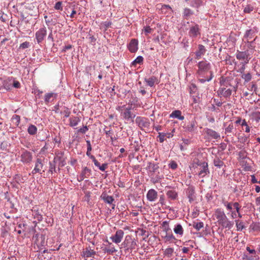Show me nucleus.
Returning <instances> with one entry per match:
<instances>
[{
  "instance_id": "1",
  "label": "nucleus",
  "mask_w": 260,
  "mask_h": 260,
  "mask_svg": "<svg viewBox=\"0 0 260 260\" xmlns=\"http://www.w3.org/2000/svg\"><path fill=\"white\" fill-rule=\"evenodd\" d=\"M182 127L185 132L191 134H194L198 129V123L196 118L193 117L188 122L185 121Z\"/></svg>"
},
{
  "instance_id": "2",
  "label": "nucleus",
  "mask_w": 260,
  "mask_h": 260,
  "mask_svg": "<svg viewBox=\"0 0 260 260\" xmlns=\"http://www.w3.org/2000/svg\"><path fill=\"white\" fill-rule=\"evenodd\" d=\"M133 107L132 105L126 107V108L121 111V116L122 118L127 122L134 121V119L136 117V114L132 112Z\"/></svg>"
},
{
  "instance_id": "3",
  "label": "nucleus",
  "mask_w": 260,
  "mask_h": 260,
  "mask_svg": "<svg viewBox=\"0 0 260 260\" xmlns=\"http://www.w3.org/2000/svg\"><path fill=\"white\" fill-rule=\"evenodd\" d=\"M236 56L241 63L245 65L249 63L250 59L252 57V55L246 51L245 50H241V51L237 50Z\"/></svg>"
},
{
  "instance_id": "4",
  "label": "nucleus",
  "mask_w": 260,
  "mask_h": 260,
  "mask_svg": "<svg viewBox=\"0 0 260 260\" xmlns=\"http://www.w3.org/2000/svg\"><path fill=\"white\" fill-rule=\"evenodd\" d=\"M256 38L257 37H255V38L251 41H243V43L241 45V49L245 50L251 55H252L254 51H255V40Z\"/></svg>"
},
{
  "instance_id": "5",
  "label": "nucleus",
  "mask_w": 260,
  "mask_h": 260,
  "mask_svg": "<svg viewBox=\"0 0 260 260\" xmlns=\"http://www.w3.org/2000/svg\"><path fill=\"white\" fill-rule=\"evenodd\" d=\"M44 160V159H42L40 157L37 158L35 163V167L29 175L31 174L34 175L37 173L42 175L44 172H45V170H43Z\"/></svg>"
},
{
  "instance_id": "6",
  "label": "nucleus",
  "mask_w": 260,
  "mask_h": 260,
  "mask_svg": "<svg viewBox=\"0 0 260 260\" xmlns=\"http://www.w3.org/2000/svg\"><path fill=\"white\" fill-rule=\"evenodd\" d=\"M220 84L221 86L217 91V93L219 95H222L224 98L230 97L232 92V90L230 89H226V87L228 86L231 85L229 83L226 82L225 81H220Z\"/></svg>"
},
{
  "instance_id": "7",
  "label": "nucleus",
  "mask_w": 260,
  "mask_h": 260,
  "mask_svg": "<svg viewBox=\"0 0 260 260\" xmlns=\"http://www.w3.org/2000/svg\"><path fill=\"white\" fill-rule=\"evenodd\" d=\"M135 122L142 131H144L146 128L149 129L150 126L149 119L145 117L137 116Z\"/></svg>"
},
{
  "instance_id": "8",
  "label": "nucleus",
  "mask_w": 260,
  "mask_h": 260,
  "mask_svg": "<svg viewBox=\"0 0 260 260\" xmlns=\"http://www.w3.org/2000/svg\"><path fill=\"white\" fill-rule=\"evenodd\" d=\"M206 51L207 50L204 45L202 44L198 45L196 51L192 53L191 56L192 57L189 60L200 59L202 56L206 53Z\"/></svg>"
},
{
  "instance_id": "9",
  "label": "nucleus",
  "mask_w": 260,
  "mask_h": 260,
  "mask_svg": "<svg viewBox=\"0 0 260 260\" xmlns=\"http://www.w3.org/2000/svg\"><path fill=\"white\" fill-rule=\"evenodd\" d=\"M47 35V29L45 26L40 28L35 33V38L38 44H40Z\"/></svg>"
},
{
  "instance_id": "10",
  "label": "nucleus",
  "mask_w": 260,
  "mask_h": 260,
  "mask_svg": "<svg viewBox=\"0 0 260 260\" xmlns=\"http://www.w3.org/2000/svg\"><path fill=\"white\" fill-rule=\"evenodd\" d=\"M20 161L23 164H29L32 160V154L30 151L24 149L20 156Z\"/></svg>"
},
{
  "instance_id": "11",
  "label": "nucleus",
  "mask_w": 260,
  "mask_h": 260,
  "mask_svg": "<svg viewBox=\"0 0 260 260\" xmlns=\"http://www.w3.org/2000/svg\"><path fill=\"white\" fill-rule=\"evenodd\" d=\"M215 216L218 224L220 225L228 219L225 214L221 209L218 208L216 210Z\"/></svg>"
},
{
  "instance_id": "12",
  "label": "nucleus",
  "mask_w": 260,
  "mask_h": 260,
  "mask_svg": "<svg viewBox=\"0 0 260 260\" xmlns=\"http://www.w3.org/2000/svg\"><path fill=\"white\" fill-rule=\"evenodd\" d=\"M124 236V232L122 230H118L116 231L114 235L110 237L112 241L116 244L121 242Z\"/></svg>"
},
{
  "instance_id": "13",
  "label": "nucleus",
  "mask_w": 260,
  "mask_h": 260,
  "mask_svg": "<svg viewBox=\"0 0 260 260\" xmlns=\"http://www.w3.org/2000/svg\"><path fill=\"white\" fill-rule=\"evenodd\" d=\"M257 32V30L256 27L247 29L244 35L243 41H249V40L251 39L255 35Z\"/></svg>"
},
{
  "instance_id": "14",
  "label": "nucleus",
  "mask_w": 260,
  "mask_h": 260,
  "mask_svg": "<svg viewBox=\"0 0 260 260\" xmlns=\"http://www.w3.org/2000/svg\"><path fill=\"white\" fill-rule=\"evenodd\" d=\"M144 82L146 83L147 86L151 87H154L155 84H157L159 83L158 78L154 76L145 77Z\"/></svg>"
},
{
  "instance_id": "15",
  "label": "nucleus",
  "mask_w": 260,
  "mask_h": 260,
  "mask_svg": "<svg viewBox=\"0 0 260 260\" xmlns=\"http://www.w3.org/2000/svg\"><path fill=\"white\" fill-rule=\"evenodd\" d=\"M201 164V165H202V167L199 168L200 170L198 172V175L200 177L203 178L207 175L209 174L210 171L208 169V165L207 162H204Z\"/></svg>"
},
{
  "instance_id": "16",
  "label": "nucleus",
  "mask_w": 260,
  "mask_h": 260,
  "mask_svg": "<svg viewBox=\"0 0 260 260\" xmlns=\"http://www.w3.org/2000/svg\"><path fill=\"white\" fill-rule=\"evenodd\" d=\"M188 35L190 38H194L200 35L199 26L195 24L191 26L188 31Z\"/></svg>"
},
{
  "instance_id": "17",
  "label": "nucleus",
  "mask_w": 260,
  "mask_h": 260,
  "mask_svg": "<svg viewBox=\"0 0 260 260\" xmlns=\"http://www.w3.org/2000/svg\"><path fill=\"white\" fill-rule=\"evenodd\" d=\"M127 47L128 50L132 53H135L138 49V41L136 39H133L127 44Z\"/></svg>"
},
{
  "instance_id": "18",
  "label": "nucleus",
  "mask_w": 260,
  "mask_h": 260,
  "mask_svg": "<svg viewBox=\"0 0 260 260\" xmlns=\"http://www.w3.org/2000/svg\"><path fill=\"white\" fill-rule=\"evenodd\" d=\"M158 197L157 192L154 189H149L147 194L146 198L149 202H155Z\"/></svg>"
},
{
  "instance_id": "19",
  "label": "nucleus",
  "mask_w": 260,
  "mask_h": 260,
  "mask_svg": "<svg viewBox=\"0 0 260 260\" xmlns=\"http://www.w3.org/2000/svg\"><path fill=\"white\" fill-rule=\"evenodd\" d=\"M234 208L236 209V211H233L231 213V217L233 219L237 218L238 216L239 218L242 217V215L240 213V210L241 206L238 202H234Z\"/></svg>"
},
{
  "instance_id": "20",
  "label": "nucleus",
  "mask_w": 260,
  "mask_h": 260,
  "mask_svg": "<svg viewBox=\"0 0 260 260\" xmlns=\"http://www.w3.org/2000/svg\"><path fill=\"white\" fill-rule=\"evenodd\" d=\"M159 166L158 164H154V162H149L147 166V169L150 174V176H152L158 170Z\"/></svg>"
},
{
  "instance_id": "21",
  "label": "nucleus",
  "mask_w": 260,
  "mask_h": 260,
  "mask_svg": "<svg viewBox=\"0 0 260 260\" xmlns=\"http://www.w3.org/2000/svg\"><path fill=\"white\" fill-rule=\"evenodd\" d=\"M204 131L208 137L212 139L217 140L220 137V135L218 133L212 129L205 128Z\"/></svg>"
},
{
  "instance_id": "22",
  "label": "nucleus",
  "mask_w": 260,
  "mask_h": 260,
  "mask_svg": "<svg viewBox=\"0 0 260 260\" xmlns=\"http://www.w3.org/2000/svg\"><path fill=\"white\" fill-rule=\"evenodd\" d=\"M57 96V93L54 92H48L44 96V101L46 104L52 102Z\"/></svg>"
},
{
  "instance_id": "23",
  "label": "nucleus",
  "mask_w": 260,
  "mask_h": 260,
  "mask_svg": "<svg viewBox=\"0 0 260 260\" xmlns=\"http://www.w3.org/2000/svg\"><path fill=\"white\" fill-rule=\"evenodd\" d=\"M100 197L105 203L108 204H112L114 201L113 197L108 195L106 192H103Z\"/></svg>"
},
{
  "instance_id": "24",
  "label": "nucleus",
  "mask_w": 260,
  "mask_h": 260,
  "mask_svg": "<svg viewBox=\"0 0 260 260\" xmlns=\"http://www.w3.org/2000/svg\"><path fill=\"white\" fill-rule=\"evenodd\" d=\"M186 196L189 200V202L191 203L194 199L195 191L193 187H189L186 190Z\"/></svg>"
},
{
  "instance_id": "25",
  "label": "nucleus",
  "mask_w": 260,
  "mask_h": 260,
  "mask_svg": "<svg viewBox=\"0 0 260 260\" xmlns=\"http://www.w3.org/2000/svg\"><path fill=\"white\" fill-rule=\"evenodd\" d=\"M31 211L34 218L37 219L39 222L43 220V215L41 214L37 207H34Z\"/></svg>"
},
{
  "instance_id": "26",
  "label": "nucleus",
  "mask_w": 260,
  "mask_h": 260,
  "mask_svg": "<svg viewBox=\"0 0 260 260\" xmlns=\"http://www.w3.org/2000/svg\"><path fill=\"white\" fill-rule=\"evenodd\" d=\"M170 118H177L180 120L184 119V116L182 115V112L179 110L173 111L170 115Z\"/></svg>"
},
{
  "instance_id": "27",
  "label": "nucleus",
  "mask_w": 260,
  "mask_h": 260,
  "mask_svg": "<svg viewBox=\"0 0 260 260\" xmlns=\"http://www.w3.org/2000/svg\"><path fill=\"white\" fill-rule=\"evenodd\" d=\"M173 230L174 233L179 237H181L183 236L184 230L181 224L177 223L175 224Z\"/></svg>"
},
{
  "instance_id": "28",
  "label": "nucleus",
  "mask_w": 260,
  "mask_h": 260,
  "mask_svg": "<svg viewBox=\"0 0 260 260\" xmlns=\"http://www.w3.org/2000/svg\"><path fill=\"white\" fill-rule=\"evenodd\" d=\"M91 170L87 167H82L80 174L85 178H88L91 174Z\"/></svg>"
},
{
  "instance_id": "29",
  "label": "nucleus",
  "mask_w": 260,
  "mask_h": 260,
  "mask_svg": "<svg viewBox=\"0 0 260 260\" xmlns=\"http://www.w3.org/2000/svg\"><path fill=\"white\" fill-rule=\"evenodd\" d=\"M166 194L168 198L172 200H175L178 197L177 192L174 189H170L167 191Z\"/></svg>"
},
{
  "instance_id": "30",
  "label": "nucleus",
  "mask_w": 260,
  "mask_h": 260,
  "mask_svg": "<svg viewBox=\"0 0 260 260\" xmlns=\"http://www.w3.org/2000/svg\"><path fill=\"white\" fill-rule=\"evenodd\" d=\"M96 254V252L93 250H84L82 251L81 256L85 257H94V255Z\"/></svg>"
},
{
  "instance_id": "31",
  "label": "nucleus",
  "mask_w": 260,
  "mask_h": 260,
  "mask_svg": "<svg viewBox=\"0 0 260 260\" xmlns=\"http://www.w3.org/2000/svg\"><path fill=\"white\" fill-rule=\"evenodd\" d=\"M213 164L215 167L218 168H221L222 167L224 166V162L218 157H216L213 160Z\"/></svg>"
},
{
  "instance_id": "32",
  "label": "nucleus",
  "mask_w": 260,
  "mask_h": 260,
  "mask_svg": "<svg viewBox=\"0 0 260 260\" xmlns=\"http://www.w3.org/2000/svg\"><path fill=\"white\" fill-rule=\"evenodd\" d=\"M70 126L71 127H75L77 126L80 121V119L78 117H74L73 118H70Z\"/></svg>"
},
{
  "instance_id": "33",
  "label": "nucleus",
  "mask_w": 260,
  "mask_h": 260,
  "mask_svg": "<svg viewBox=\"0 0 260 260\" xmlns=\"http://www.w3.org/2000/svg\"><path fill=\"white\" fill-rule=\"evenodd\" d=\"M31 44L30 42L25 41L20 44L17 50L19 52H21L23 50L29 48Z\"/></svg>"
},
{
  "instance_id": "34",
  "label": "nucleus",
  "mask_w": 260,
  "mask_h": 260,
  "mask_svg": "<svg viewBox=\"0 0 260 260\" xmlns=\"http://www.w3.org/2000/svg\"><path fill=\"white\" fill-rule=\"evenodd\" d=\"M37 127L33 124H30L27 128V132L30 135H35L37 133Z\"/></svg>"
},
{
  "instance_id": "35",
  "label": "nucleus",
  "mask_w": 260,
  "mask_h": 260,
  "mask_svg": "<svg viewBox=\"0 0 260 260\" xmlns=\"http://www.w3.org/2000/svg\"><path fill=\"white\" fill-rule=\"evenodd\" d=\"M49 167L48 173H50L52 174L53 173H57V170L56 169V162L55 161H49Z\"/></svg>"
},
{
  "instance_id": "36",
  "label": "nucleus",
  "mask_w": 260,
  "mask_h": 260,
  "mask_svg": "<svg viewBox=\"0 0 260 260\" xmlns=\"http://www.w3.org/2000/svg\"><path fill=\"white\" fill-rule=\"evenodd\" d=\"M111 24L112 23L110 21L102 22L100 25V29L106 31L111 25Z\"/></svg>"
},
{
  "instance_id": "37",
  "label": "nucleus",
  "mask_w": 260,
  "mask_h": 260,
  "mask_svg": "<svg viewBox=\"0 0 260 260\" xmlns=\"http://www.w3.org/2000/svg\"><path fill=\"white\" fill-rule=\"evenodd\" d=\"M150 181L151 182L154 183L160 182L162 178V176H160L158 174H156V175L150 176Z\"/></svg>"
},
{
  "instance_id": "38",
  "label": "nucleus",
  "mask_w": 260,
  "mask_h": 260,
  "mask_svg": "<svg viewBox=\"0 0 260 260\" xmlns=\"http://www.w3.org/2000/svg\"><path fill=\"white\" fill-rule=\"evenodd\" d=\"M234 222L233 221H230L228 219L221 225L223 228L230 230L233 226Z\"/></svg>"
},
{
  "instance_id": "39",
  "label": "nucleus",
  "mask_w": 260,
  "mask_h": 260,
  "mask_svg": "<svg viewBox=\"0 0 260 260\" xmlns=\"http://www.w3.org/2000/svg\"><path fill=\"white\" fill-rule=\"evenodd\" d=\"M235 223L237 226V230L238 231H241L245 228L244 222L239 220H235Z\"/></svg>"
},
{
  "instance_id": "40",
  "label": "nucleus",
  "mask_w": 260,
  "mask_h": 260,
  "mask_svg": "<svg viewBox=\"0 0 260 260\" xmlns=\"http://www.w3.org/2000/svg\"><path fill=\"white\" fill-rule=\"evenodd\" d=\"M12 122L16 126H18L20 122V117L18 115H14L12 117Z\"/></svg>"
},
{
  "instance_id": "41",
  "label": "nucleus",
  "mask_w": 260,
  "mask_h": 260,
  "mask_svg": "<svg viewBox=\"0 0 260 260\" xmlns=\"http://www.w3.org/2000/svg\"><path fill=\"white\" fill-rule=\"evenodd\" d=\"M161 11L162 13L166 14L169 12V11H173L172 8L169 5H162L161 7Z\"/></svg>"
},
{
  "instance_id": "42",
  "label": "nucleus",
  "mask_w": 260,
  "mask_h": 260,
  "mask_svg": "<svg viewBox=\"0 0 260 260\" xmlns=\"http://www.w3.org/2000/svg\"><path fill=\"white\" fill-rule=\"evenodd\" d=\"M169 224V221L167 220L164 221L162 222L161 225L163 228V231L166 233H168L169 231H171Z\"/></svg>"
},
{
  "instance_id": "43",
  "label": "nucleus",
  "mask_w": 260,
  "mask_h": 260,
  "mask_svg": "<svg viewBox=\"0 0 260 260\" xmlns=\"http://www.w3.org/2000/svg\"><path fill=\"white\" fill-rule=\"evenodd\" d=\"M164 238L167 241L172 242L173 241L176 240L175 236L173 235L172 233L169 234L166 233V235L164 237Z\"/></svg>"
},
{
  "instance_id": "44",
  "label": "nucleus",
  "mask_w": 260,
  "mask_h": 260,
  "mask_svg": "<svg viewBox=\"0 0 260 260\" xmlns=\"http://www.w3.org/2000/svg\"><path fill=\"white\" fill-rule=\"evenodd\" d=\"M224 206L226 207V209L232 213L233 211V207H234V203L225 202L223 203Z\"/></svg>"
},
{
  "instance_id": "45",
  "label": "nucleus",
  "mask_w": 260,
  "mask_h": 260,
  "mask_svg": "<svg viewBox=\"0 0 260 260\" xmlns=\"http://www.w3.org/2000/svg\"><path fill=\"white\" fill-rule=\"evenodd\" d=\"M143 61V57L142 56H138L131 63V65H136L137 63H141Z\"/></svg>"
},
{
  "instance_id": "46",
  "label": "nucleus",
  "mask_w": 260,
  "mask_h": 260,
  "mask_svg": "<svg viewBox=\"0 0 260 260\" xmlns=\"http://www.w3.org/2000/svg\"><path fill=\"white\" fill-rule=\"evenodd\" d=\"M204 226V223L202 221L198 222H194L193 227L197 231L200 230Z\"/></svg>"
},
{
  "instance_id": "47",
  "label": "nucleus",
  "mask_w": 260,
  "mask_h": 260,
  "mask_svg": "<svg viewBox=\"0 0 260 260\" xmlns=\"http://www.w3.org/2000/svg\"><path fill=\"white\" fill-rule=\"evenodd\" d=\"M193 12L189 8H185L183 11V16L186 18V17L192 15Z\"/></svg>"
},
{
  "instance_id": "48",
  "label": "nucleus",
  "mask_w": 260,
  "mask_h": 260,
  "mask_svg": "<svg viewBox=\"0 0 260 260\" xmlns=\"http://www.w3.org/2000/svg\"><path fill=\"white\" fill-rule=\"evenodd\" d=\"M254 10V7L251 5H247L243 10L245 13H250Z\"/></svg>"
},
{
  "instance_id": "49",
  "label": "nucleus",
  "mask_w": 260,
  "mask_h": 260,
  "mask_svg": "<svg viewBox=\"0 0 260 260\" xmlns=\"http://www.w3.org/2000/svg\"><path fill=\"white\" fill-rule=\"evenodd\" d=\"M238 139H239V141L241 143H243V144L247 143L248 144L249 143L248 138V137H247L246 136H241L238 138Z\"/></svg>"
},
{
  "instance_id": "50",
  "label": "nucleus",
  "mask_w": 260,
  "mask_h": 260,
  "mask_svg": "<svg viewBox=\"0 0 260 260\" xmlns=\"http://www.w3.org/2000/svg\"><path fill=\"white\" fill-rule=\"evenodd\" d=\"M242 78L243 79L245 82H248L251 79V76L250 73L244 74L242 75Z\"/></svg>"
},
{
  "instance_id": "51",
  "label": "nucleus",
  "mask_w": 260,
  "mask_h": 260,
  "mask_svg": "<svg viewBox=\"0 0 260 260\" xmlns=\"http://www.w3.org/2000/svg\"><path fill=\"white\" fill-rule=\"evenodd\" d=\"M158 136L157 138H159V141L160 143H163L165 141V137L167 136V134L165 133H158Z\"/></svg>"
},
{
  "instance_id": "52",
  "label": "nucleus",
  "mask_w": 260,
  "mask_h": 260,
  "mask_svg": "<svg viewBox=\"0 0 260 260\" xmlns=\"http://www.w3.org/2000/svg\"><path fill=\"white\" fill-rule=\"evenodd\" d=\"M88 127L87 126H83L82 127L79 128L77 130V133H80L82 134H84L88 131Z\"/></svg>"
},
{
  "instance_id": "53",
  "label": "nucleus",
  "mask_w": 260,
  "mask_h": 260,
  "mask_svg": "<svg viewBox=\"0 0 260 260\" xmlns=\"http://www.w3.org/2000/svg\"><path fill=\"white\" fill-rule=\"evenodd\" d=\"M174 251V249L172 248H167L165 251V254L168 257H170Z\"/></svg>"
},
{
  "instance_id": "54",
  "label": "nucleus",
  "mask_w": 260,
  "mask_h": 260,
  "mask_svg": "<svg viewBox=\"0 0 260 260\" xmlns=\"http://www.w3.org/2000/svg\"><path fill=\"white\" fill-rule=\"evenodd\" d=\"M248 260H259V257L255 253V254H251L250 256H246Z\"/></svg>"
},
{
  "instance_id": "55",
  "label": "nucleus",
  "mask_w": 260,
  "mask_h": 260,
  "mask_svg": "<svg viewBox=\"0 0 260 260\" xmlns=\"http://www.w3.org/2000/svg\"><path fill=\"white\" fill-rule=\"evenodd\" d=\"M201 4H202L201 0H193L192 2L191 6L193 7L199 8L201 5Z\"/></svg>"
},
{
  "instance_id": "56",
  "label": "nucleus",
  "mask_w": 260,
  "mask_h": 260,
  "mask_svg": "<svg viewBox=\"0 0 260 260\" xmlns=\"http://www.w3.org/2000/svg\"><path fill=\"white\" fill-rule=\"evenodd\" d=\"M145 35H148L151 34L153 30L152 28H150L149 26H145L143 28Z\"/></svg>"
},
{
  "instance_id": "57",
  "label": "nucleus",
  "mask_w": 260,
  "mask_h": 260,
  "mask_svg": "<svg viewBox=\"0 0 260 260\" xmlns=\"http://www.w3.org/2000/svg\"><path fill=\"white\" fill-rule=\"evenodd\" d=\"M253 116L254 117V120L256 122H258L260 120V112L256 111L253 113Z\"/></svg>"
},
{
  "instance_id": "58",
  "label": "nucleus",
  "mask_w": 260,
  "mask_h": 260,
  "mask_svg": "<svg viewBox=\"0 0 260 260\" xmlns=\"http://www.w3.org/2000/svg\"><path fill=\"white\" fill-rule=\"evenodd\" d=\"M106 242L108 243V247L109 248V249H110V250L112 249V254L114 252H116L117 251V250L115 248L114 245L111 243L109 242L108 240H106Z\"/></svg>"
},
{
  "instance_id": "59",
  "label": "nucleus",
  "mask_w": 260,
  "mask_h": 260,
  "mask_svg": "<svg viewBox=\"0 0 260 260\" xmlns=\"http://www.w3.org/2000/svg\"><path fill=\"white\" fill-rule=\"evenodd\" d=\"M91 159L92 160V161H93V162L94 163V165H95V166H96V167H98L99 169L100 168V166H101V164L96 159L95 157L94 156H91Z\"/></svg>"
},
{
  "instance_id": "60",
  "label": "nucleus",
  "mask_w": 260,
  "mask_h": 260,
  "mask_svg": "<svg viewBox=\"0 0 260 260\" xmlns=\"http://www.w3.org/2000/svg\"><path fill=\"white\" fill-rule=\"evenodd\" d=\"M177 164L175 161H171L169 164V167L172 170H175L177 168Z\"/></svg>"
},
{
  "instance_id": "61",
  "label": "nucleus",
  "mask_w": 260,
  "mask_h": 260,
  "mask_svg": "<svg viewBox=\"0 0 260 260\" xmlns=\"http://www.w3.org/2000/svg\"><path fill=\"white\" fill-rule=\"evenodd\" d=\"M234 129V126L233 124H230L229 125V126L225 128V133H232L233 131V129Z\"/></svg>"
},
{
  "instance_id": "62",
  "label": "nucleus",
  "mask_w": 260,
  "mask_h": 260,
  "mask_svg": "<svg viewBox=\"0 0 260 260\" xmlns=\"http://www.w3.org/2000/svg\"><path fill=\"white\" fill-rule=\"evenodd\" d=\"M54 9L57 10H62V2H58L56 3V4L54 6Z\"/></svg>"
},
{
  "instance_id": "63",
  "label": "nucleus",
  "mask_w": 260,
  "mask_h": 260,
  "mask_svg": "<svg viewBox=\"0 0 260 260\" xmlns=\"http://www.w3.org/2000/svg\"><path fill=\"white\" fill-rule=\"evenodd\" d=\"M26 226V224L24 223H19L17 224V228H18L19 230H21L23 231H25Z\"/></svg>"
},
{
  "instance_id": "64",
  "label": "nucleus",
  "mask_w": 260,
  "mask_h": 260,
  "mask_svg": "<svg viewBox=\"0 0 260 260\" xmlns=\"http://www.w3.org/2000/svg\"><path fill=\"white\" fill-rule=\"evenodd\" d=\"M8 231L5 228L1 229V236L3 238H5L8 234Z\"/></svg>"
}]
</instances>
